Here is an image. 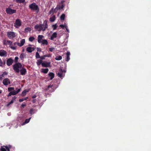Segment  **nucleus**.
<instances>
[{
  "label": "nucleus",
  "mask_w": 151,
  "mask_h": 151,
  "mask_svg": "<svg viewBox=\"0 0 151 151\" xmlns=\"http://www.w3.org/2000/svg\"><path fill=\"white\" fill-rule=\"evenodd\" d=\"M47 21L45 20L43 24H37L35 26V28L36 30L39 31H40L41 30L44 32L46 29L48 28Z\"/></svg>",
  "instance_id": "f257e3e1"
},
{
  "label": "nucleus",
  "mask_w": 151,
  "mask_h": 151,
  "mask_svg": "<svg viewBox=\"0 0 151 151\" xmlns=\"http://www.w3.org/2000/svg\"><path fill=\"white\" fill-rule=\"evenodd\" d=\"M22 64L19 63H16L13 65V69L16 73H19L20 72L19 68H22Z\"/></svg>",
  "instance_id": "f03ea898"
},
{
  "label": "nucleus",
  "mask_w": 151,
  "mask_h": 151,
  "mask_svg": "<svg viewBox=\"0 0 151 151\" xmlns=\"http://www.w3.org/2000/svg\"><path fill=\"white\" fill-rule=\"evenodd\" d=\"M29 7L31 10L37 11L38 12L39 11V8L38 6L35 3H33L29 5Z\"/></svg>",
  "instance_id": "7ed1b4c3"
},
{
  "label": "nucleus",
  "mask_w": 151,
  "mask_h": 151,
  "mask_svg": "<svg viewBox=\"0 0 151 151\" xmlns=\"http://www.w3.org/2000/svg\"><path fill=\"white\" fill-rule=\"evenodd\" d=\"M7 35L8 38L10 39H12L16 36L15 33L13 32H7Z\"/></svg>",
  "instance_id": "20e7f679"
},
{
  "label": "nucleus",
  "mask_w": 151,
  "mask_h": 151,
  "mask_svg": "<svg viewBox=\"0 0 151 151\" xmlns=\"http://www.w3.org/2000/svg\"><path fill=\"white\" fill-rule=\"evenodd\" d=\"M22 25L21 21L19 19H17L14 24V26L16 28H18Z\"/></svg>",
  "instance_id": "39448f33"
},
{
  "label": "nucleus",
  "mask_w": 151,
  "mask_h": 151,
  "mask_svg": "<svg viewBox=\"0 0 151 151\" xmlns=\"http://www.w3.org/2000/svg\"><path fill=\"white\" fill-rule=\"evenodd\" d=\"M6 12L8 14H12L15 13L16 12V10L15 9H12L9 7L6 8Z\"/></svg>",
  "instance_id": "423d86ee"
},
{
  "label": "nucleus",
  "mask_w": 151,
  "mask_h": 151,
  "mask_svg": "<svg viewBox=\"0 0 151 151\" xmlns=\"http://www.w3.org/2000/svg\"><path fill=\"white\" fill-rule=\"evenodd\" d=\"M11 147V146L10 145L8 146L4 145L1 147L0 150L1 151H10V149Z\"/></svg>",
  "instance_id": "0eeeda50"
},
{
  "label": "nucleus",
  "mask_w": 151,
  "mask_h": 151,
  "mask_svg": "<svg viewBox=\"0 0 151 151\" xmlns=\"http://www.w3.org/2000/svg\"><path fill=\"white\" fill-rule=\"evenodd\" d=\"M2 83L5 86H7L11 83V81L9 79L5 78L3 80Z\"/></svg>",
  "instance_id": "6e6552de"
},
{
  "label": "nucleus",
  "mask_w": 151,
  "mask_h": 151,
  "mask_svg": "<svg viewBox=\"0 0 151 151\" xmlns=\"http://www.w3.org/2000/svg\"><path fill=\"white\" fill-rule=\"evenodd\" d=\"M7 45L8 44L9 45V47L11 48L13 50H15L16 49V47L15 46H12V42L9 40H7L6 41Z\"/></svg>",
  "instance_id": "1a4fd4ad"
},
{
  "label": "nucleus",
  "mask_w": 151,
  "mask_h": 151,
  "mask_svg": "<svg viewBox=\"0 0 151 151\" xmlns=\"http://www.w3.org/2000/svg\"><path fill=\"white\" fill-rule=\"evenodd\" d=\"M14 62V60L11 58H8L6 61V64L8 66H10Z\"/></svg>",
  "instance_id": "9d476101"
},
{
  "label": "nucleus",
  "mask_w": 151,
  "mask_h": 151,
  "mask_svg": "<svg viewBox=\"0 0 151 151\" xmlns=\"http://www.w3.org/2000/svg\"><path fill=\"white\" fill-rule=\"evenodd\" d=\"M45 90L46 91L50 90V91H53L54 90L53 85H48L47 88H45Z\"/></svg>",
  "instance_id": "9b49d317"
},
{
  "label": "nucleus",
  "mask_w": 151,
  "mask_h": 151,
  "mask_svg": "<svg viewBox=\"0 0 151 151\" xmlns=\"http://www.w3.org/2000/svg\"><path fill=\"white\" fill-rule=\"evenodd\" d=\"M7 55L6 52L3 50H0V56L2 57L6 56Z\"/></svg>",
  "instance_id": "f8f14e48"
},
{
  "label": "nucleus",
  "mask_w": 151,
  "mask_h": 151,
  "mask_svg": "<svg viewBox=\"0 0 151 151\" xmlns=\"http://www.w3.org/2000/svg\"><path fill=\"white\" fill-rule=\"evenodd\" d=\"M50 62H43L42 63V66L44 67H49L50 66Z\"/></svg>",
  "instance_id": "ddd939ff"
},
{
  "label": "nucleus",
  "mask_w": 151,
  "mask_h": 151,
  "mask_svg": "<svg viewBox=\"0 0 151 151\" xmlns=\"http://www.w3.org/2000/svg\"><path fill=\"white\" fill-rule=\"evenodd\" d=\"M22 69L20 70V72L21 74L22 75H25L26 72V70L25 68H22Z\"/></svg>",
  "instance_id": "4468645a"
},
{
  "label": "nucleus",
  "mask_w": 151,
  "mask_h": 151,
  "mask_svg": "<svg viewBox=\"0 0 151 151\" xmlns=\"http://www.w3.org/2000/svg\"><path fill=\"white\" fill-rule=\"evenodd\" d=\"M63 71L61 68H60L59 70V72L58 73V76L61 78L63 77Z\"/></svg>",
  "instance_id": "2eb2a0df"
},
{
  "label": "nucleus",
  "mask_w": 151,
  "mask_h": 151,
  "mask_svg": "<svg viewBox=\"0 0 151 151\" xmlns=\"http://www.w3.org/2000/svg\"><path fill=\"white\" fill-rule=\"evenodd\" d=\"M44 38V36L42 35H39L37 37V41L39 43H41L42 38Z\"/></svg>",
  "instance_id": "dca6fc26"
},
{
  "label": "nucleus",
  "mask_w": 151,
  "mask_h": 151,
  "mask_svg": "<svg viewBox=\"0 0 151 151\" xmlns=\"http://www.w3.org/2000/svg\"><path fill=\"white\" fill-rule=\"evenodd\" d=\"M25 42V40L24 39H22L20 40V43L19 42L18 43V45L19 47H22L24 45Z\"/></svg>",
  "instance_id": "f3484780"
},
{
  "label": "nucleus",
  "mask_w": 151,
  "mask_h": 151,
  "mask_svg": "<svg viewBox=\"0 0 151 151\" xmlns=\"http://www.w3.org/2000/svg\"><path fill=\"white\" fill-rule=\"evenodd\" d=\"M57 34L56 32H54L53 33V34L52 35L51 37L50 38V39L51 40H54V38L57 37Z\"/></svg>",
  "instance_id": "a211bd4d"
},
{
  "label": "nucleus",
  "mask_w": 151,
  "mask_h": 151,
  "mask_svg": "<svg viewBox=\"0 0 151 151\" xmlns=\"http://www.w3.org/2000/svg\"><path fill=\"white\" fill-rule=\"evenodd\" d=\"M48 76L50 77V80H52L54 77L55 74H54L52 72H49L48 74Z\"/></svg>",
  "instance_id": "6ab92c4d"
},
{
  "label": "nucleus",
  "mask_w": 151,
  "mask_h": 151,
  "mask_svg": "<svg viewBox=\"0 0 151 151\" xmlns=\"http://www.w3.org/2000/svg\"><path fill=\"white\" fill-rule=\"evenodd\" d=\"M35 48L31 47H28L26 48V51L29 52H31L32 51H34Z\"/></svg>",
  "instance_id": "aec40b11"
},
{
  "label": "nucleus",
  "mask_w": 151,
  "mask_h": 151,
  "mask_svg": "<svg viewBox=\"0 0 151 151\" xmlns=\"http://www.w3.org/2000/svg\"><path fill=\"white\" fill-rule=\"evenodd\" d=\"M70 53L69 51H67L66 53V61L68 62L70 59Z\"/></svg>",
  "instance_id": "412c9836"
},
{
  "label": "nucleus",
  "mask_w": 151,
  "mask_h": 151,
  "mask_svg": "<svg viewBox=\"0 0 151 151\" xmlns=\"http://www.w3.org/2000/svg\"><path fill=\"white\" fill-rule=\"evenodd\" d=\"M21 90V88L19 89H17V91H16L14 90L12 91H11L13 95H14L17 94Z\"/></svg>",
  "instance_id": "4be33fe9"
},
{
  "label": "nucleus",
  "mask_w": 151,
  "mask_h": 151,
  "mask_svg": "<svg viewBox=\"0 0 151 151\" xmlns=\"http://www.w3.org/2000/svg\"><path fill=\"white\" fill-rule=\"evenodd\" d=\"M29 91V89L24 90L22 92L21 95L22 96H24L26 95V93L28 92Z\"/></svg>",
  "instance_id": "5701e85b"
},
{
  "label": "nucleus",
  "mask_w": 151,
  "mask_h": 151,
  "mask_svg": "<svg viewBox=\"0 0 151 151\" xmlns=\"http://www.w3.org/2000/svg\"><path fill=\"white\" fill-rule=\"evenodd\" d=\"M8 73L6 72H4L3 74L0 75V81L2 80V77H4L5 76H6L8 75Z\"/></svg>",
  "instance_id": "b1692460"
},
{
  "label": "nucleus",
  "mask_w": 151,
  "mask_h": 151,
  "mask_svg": "<svg viewBox=\"0 0 151 151\" xmlns=\"http://www.w3.org/2000/svg\"><path fill=\"white\" fill-rule=\"evenodd\" d=\"M49 71V69L48 68H42V72L44 73H47Z\"/></svg>",
  "instance_id": "393cba45"
},
{
  "label": "nucleus",
  "mask_w": 151,
  "mask_h": 151,
  "mask_svg": "<svg viewBox=\"0 0 151 151\" xmlns=\"http://www.w3.org/2000/svg\"><path fill=\"white\" fill-rule=\"evenodd\" d=\"M55 19V15H53L52 17L50 18V21L52 22H53Z\"/></svg>",
  "instance_id": "a878e982"
},
{
  "label": "nucleus",
  "mask_w": 151,
  "mask_h": 151,
  "mask_svg": "<svg viewBox=\"0 0 151 151\" xmlns=\"http://www.w3.org/2000/svg\"><path fill=\"white\" fill-rule=\"evenodd\" d=\"M41 43L43 45H48V42L47 40H42Z\"/></svg>",
  "instance_id": "bb28decb"
},
{
  "label": "nucleus",
  "mask_w": 151,
  "mask_h": 151,
  "mask_svg": "<svg viewBox=\"0 0 151 151\" xmlns=\"http://www.w3.org/2000/svg\"><path fill=\"white\" fill-rule=\"evenodd\" d=\"M42 60H41V59L38 60H37V63H36L37 65L38 66H39L41 64L42 65Z\"/></svg>",
  "instance_id": "cd10ccee"
},
{
  "label": "nucleus",
  "mask_w": 151,
  "mask_h": 151,
  "mask_svg": "<svg viewBox=\"0 0 151 151\" xmlns=\"http://www.w3.org/2000/svg\"><path fill=\"white\" fill-rule=\"evenodd\" d=\"M62 59V57L60 55L57 56L56 57L55 59L57 60H60Z\"/></svg>",
  "instance_id": "c85d7f7f"
},
{
  "label": "nucleus",
  "mask_w": 151,
  "mask_h": 151,
  "mask_svg": "<svg viewBox=\"0 0 151 151\" xmlns=\"http://www.w3.org/2000/svg\"><path fill=\"white\" fill-rule=\"evenodd\" d=\"M28 99V97H27L25 98H23L22 99H19V101L21 102L23 101H24Z\"/></svg>",
  "instance_id": "c756f323"
},
{
  "label": "nucleus",
  "mask_w": 151,
  "mask_h": 151,
  "mask_svg": "<svg viewBox=\"0 0 151 151\" xmlns=\"http://www.w3.org/2000/svg\"><path fill=\"white\" fill-rule=\"evenodd\" d=\"M65 15L63 14L60 16V18L61 20H64L65 18Z\"/></svg>",
  "instance_id": "7c9ffc66"
},
{
  "label": "nucleus",
  "mask_w": 151,
  "mask_h": 151,
  "mask_svg": "<svg viewBox=\"0 0 151 151\" xmlns=\"http://www.w3.org/2000/svg\"><path fill=\"white\" fill-rule=\"evenodd\" d=\"M14 87H9L8 88V90L9 92H11L12 91H13L14 90Z\"/></svg>",
  "instance_id": "2f4dec72"
},
{
  "label": "nucleus",
  "mask_w": 151,
  "mask_h": 151,
  "mask_svg": "<svg viewBox=\"0 0 151 151\" xmlns=\"http://www.w3.org/2000/svg\"><path fill=\"white\" fill-rule=\"evenodd\" d=\"M25 0H16V2L17 3H21L24 2Z\"/></svg>",
  "instance_id": "473e14b6"
},
{
  "label": "nucleus",
  "mask_w": 151,
  "mask_h": 151,
  "mask_svg": "<svg viewBox=\"0 0 151 151\" xmlns=\"http://www.w3.org/2000/svg\"><path fill=\"white\" fill-rule=\"evenodd\" d=\"M31 119V117L29 118L28 119H26L25 120L24 122V124H27V123H28V122H29Z\"/></svg>",
  "instance_id": "72a5a7b5"
},
{
  "label": "nucleus",
  "mask_w": 151,
  "mask_h": 151,
  "mask_svg": "<svg viewBox=\"0 0 151 151\" xmlns=\"http://www.w3.org/2000/svg\"><path fill=\"white\" fill-rule=\"evenodd\" d=\"M31 29L29 27H27L25 28L24 29V31L27 32H28L29 31H31Z\"/></svg>",
  "instance_id": "f704fd0d"
},
{
  "label": "nucleus",
  "mask_w": 151,
  "mask_h": 151,
  "mask_svg": "<svg viewBox=\"0 0 151 151\" xmlns=\"http://www.w3.org/2000/svg\"><path fill=\"white\" fill-rule=\"evenodd\" d=\"M35 39V38L34 37L31 36L29 37V41L32 42Z\"/></svg>",
  "instance_id": "c9c22d12"
},
{
  "label": "nucleus",
  "mask_w": 151,
  "mask_h": 151,
  "mask_svg": "<svg viewBox=\"0 0 151 151\" xmlns=\"http://www.w3.org/2000/svg\"><path fill=\"white\" fill-rule=\"evenodd\" d=\"M24 55L23 54H21L20 55V58L21 60H23L24 58Z\"/></svg>",
  "instance_id": "e433bc0d"
},
{
  "label": "nucleus",
  "mask_w": 151,
  "mask_h": 151,
  "mask_svg": "<svg viewBox=\"0 0 151 151\" xmlns=\"http://www.w3.org/2000/svg\"><path fill=\"white\" fill-rule=\"evenodd\" d=\"M35 56L37 58H40V55L37 52L36 53Z\"/></svg>",
  "instance_id": "4c0bfd02"
},
{
  "label": "nucleus",
  "mask_w": 151,
  "mask_h": 151,
  "mask_svg": "<svg viewBox=\"0 0 151 151\" xmlns=\"http://www.w3.org/2000/svg\"><path fill=\"white\" fill-rule=\"evenodd\" d=\"M52 27L53 28V30H55L57 28V24H55L53 25Z\"/></svg>",
  "instance_id": "58836bf2"
},
{
  "label": "nucleus",
  "mask_w": 151,
  "mask_h": 151,
  "mask_svg": "<svg viewBox=\"0 0 151 151\" xmlns=\"http://www.w3.org/2000/svg\"><path fill=\"white\" fill-rule=\"evenodd\" d=\"M49 50L50 52H52L54 51L55 50V48L53 47H51L50 48H49Z\"/></svg>",
  "instance_id": "ea45409f"
},
{
  "label": "nucleus",
  "mask_w": 151,
  "mask_h": 151,
  "mask_svg": "<svg viewBox=\"0 0 151 151\" xmlns=\"http://www.w3.org/2000/svg\"><path fill=\"white\" fill-rule=\"evenodd\" d=\"M18 59H19L18 57L17 56H16L15 57V59H14V62H15V63H18L17 62H18Z\"/></svg>",
  "instance_id": "a19ab883"
},
{
  "label": "nucleus",
  "mask_w": 151,
  "mask_h": 151,
  "mask_svg": "<svg viewBox=\"0 0 151 151\" xmlns=\"http://www.w3.org/2000/svg\"><path fill=\"white\" fill-rule=\"evenodd\" d=\"M3 63V62L1 59L0 58V66H2Z\"/></svg>",
  "instance_id": "79ce46f5"
},
{
  "label": "nucleus",
  "mask_w": 151,
  "mask_h": 151,
  "mask_svg": "<svg viewBox=\"0 0 151 151\" xmlns=\"http://www.w3.org/2000/svg\"><path fill=\"white\" fill-rule=\"evenodd\" d=\"M66 26H65V25H63V24H61L60 25V27H61V28H64V27L65 28V27Z\"/></svg>",
  "instance_id": "37998d69"
},
{
  "label": "nucleus",
  "mask_w": 151,
  "mask_h": 151,
  "mask_svg": "<svg viewBox=\"0 0 151 151\" xmlns=\"http://www.w3.org/2000/svg\"><path fill=\"white\" fill-rule=\"evenodd\" d=\"M14 102L12 100L8 104L7 106L9 105L10 104H11L13 103Z\"/></svg>",
  "instance_id": "c03bdc74"
},
{
  "label": "nucleus",
  "mask_w": 151,
  "mask_h": 151,
  "mask_svg": "<svg viewBox=\"0 0 151 151\" xmlns=\"http://www.w3.org/2000/svg\"><path fill=\"white\" fill-rule=\"evenodd\" d=\"M26 104H22L21 105V107L24 108V107L26 106Z\"/></svg>",
  "instance_id": "a18cd8bd"
},
{
  "label": "nucleus",
  "mask_w": 151,
  "mask_h": 151,
  "mask_svg": "<svg viewBox=\"0 0 151 151\" xmlns=\"http://www.w3.org/2000/svg\"><path fill=\"white\" fill-rule=\"evenodd\" d=\"M37 51L39 52H41V49L40 48H37Z\"/></svg>",
  "instance_id": "49530a36"
},
{
  "label": "nucleus",
  "mask_w": 151,
  "mask_h": 151,
  "mask_svg": "<svg viewBox=\"0 0 151 151\" xmlns=\"http://www.w3.org/2000/svg\"><path fill=\"white\" fill-rule=\"evenodd\" d=\"M33 111V110L32 109H30V113L31 114H33L32 113V112Z\"/></svg>",
  "instance_id": "de8ad7c7"
},
{
  "label": "nucleus",
  "mask_w": 151,
  "mask_h": 151,
  "mask_svg": "<svg viewBox=\"0 0 151 151\" xmlns=\"http://www.w3.org/2000/svg\"><path fill=\"white\" fill-rule=\"evenodd\" d=\"M60 9V8H58L57 7H56L53 10V13H54V12H55L56 10V9H57V10H58L59 9Z\"/></svg>",
  "instance_id": "09e8293b"
},
{
  "label": "nucleus",
  "mask_w": 151,
  "mask_h": 151,
  "mask_svg": "<svg viewBox=\"0 0 151 151\" xmlns=\"http://www.w3.org/2000/svg\"><path fill=\"white\" fill-rule=\"evenodd\" d=\"M12 95V92H10V93H9L8 95L7 96L8 97H9L11 96V95Z\"/></svg>",
  "instance_id": "8fccbe9b"
},
{
  "label": "nucleus",
  "mask_w": 151,
  "mask_h": 151,
  "mask_svg": "<svg viewBox=\"0 0 151 151\" xmlns=\"http://www.w3.org/2000/svg\"><path fill=\"white\" fill-rule=\"evenodd\" d=\"M45 55L43 56H41V57H40V58H41V60H43L45 59Z\"/></svg>",
  "instance_id": "3c124183"
},
{
  "label": "nucleus",
  "mask_w": 151,
  "mask_h": 151,
  "mask_svg": "<svg viewBox=\"0 0 151 151\" xmlns=\"http://www.w3.org/2000/svg\"><path fill=\"white\" fill-rule=\"evenodd\" d=\"M17 98V97L14 96L12 99L13 101H15L16 99Z\"/></svg>",
  "instance_id": "603ef678"
},
{
  "label": "nucleus",
  "mask_w": 151,
  "mask_h": 151,
  "mask_svg": "<svg viewBox=\"0 0 151 151\" xmlns=\"http://www.w3.org/2000/svg\"><path fill=\"white\" fill-rule=\"evenodd\" d=\"M6 40H4L3 41V44H4V45H7V43H6Z\"/></svg>",
  "instance_id": "864d4df0"
},
{
  "label": "nucleus",
  "mask_w": 151,
  "mask_h": 151,
  "mask_svg": "<svg viewBox=\"0 0 151 151\" xmlns=\"http://www.w3.org/2000/svg\"><path fill=\"white\" fill-rule=\"evenodd\" d=\"M18 42H15L13 43V45L14 46H15L16 45H18Z\"/></svg>",
  "instance_id": "5fc2aeb1"
},
{
  "label": "nucleus",
  "mask_w": 151,
  "mask_h": 151,
  "mask_svg": "<svg viewBox=\"0 0 151 151\" xmlns=\"http://www.w3.org/2000/svg\"><path fill=\"white\" fill-rule=\"evenodd\" d=\"M36 97H37V96L36 95H34L32 96V98L33 99H34V98H36Z\"/></svg>",
  "instance_id": "6e6d98bb"
},
{
  "label": "nucleus",
  "mask_w": 151,
  "mask_h": 151,
  "mask_svg": "<svg viewBox=\"0 0 151 151\" xmlns=\"http://www.w3.org/2000/svg\"><path fill=\"white\" fill-rule=\"evenodd\" d=\"M65 29H66V30L68 32H69V29H68L67 27L66 26L65 27Z\"/></svg>",
  "instance_id": "4d7b16f0"
},
{
  "label": "nucleus",
  "mask_w": 151,
  "mask_h": 151,
  "mask_svg": "<svg viewBox=\"0 0 151 151\" xmlns=\"http://www.w3.org/2000/svg\"><path fill=\"white\" fill-rule=\"evenodd\" d=\"M32 102L33 103H35L36 102V99H33L32 100Z\"/></svg>",
  "instance_id": "13d9d810"
},
{
  "label": "nucleus",
  "mask_w": 151,
  "mask_h": 151,
  "mask_svg": "<svg viewBox=\"0 0 151 151\" xmlns=\"http://www.w3.org/2000/svg\"><path fill=\"white\" fill-rule=\"evenodd\" d=\"M45 57H50V54H48L47 55H45Z\"/></svg>",
  "instance_id": "bf43d9fd"
},
{
  "label": "nucleus",
  "mask_w": 151,
  "mask_h": 151,
  "mask_svg": "<svg viewBox=\"0 0 151 151\" xmlns=\"http://www.w3.org/2000/svg\"><path fill=\"white\" fill-rule=\"evenodd\" d=\"M3 64L4 65H5L6 64V61L5 60H4L3 61Z\"/></svg>",
  "instance_id": "052dcab7"
},
{
  "label": "nucleus",
  "mask_w": 151,
  "mask_h": 151,
  "mask_svg": "<svg viewBox=\"0 0 151 151\" xmlns=\"http://www.w3.org/2000/svg\"><path fill=\"white\" fill-rule=\"evenodd\" d=\"M53 9V8H52L51 9V10L49 12V13H50V14H51L52 12V11Z\"/></svg>",
  "instance_id": "680f3d73"
},
{
  "label": "nucleus",
  "mask_w": 151,
  "mask_h": 151,
  "mask_svg": "<svg viewBox=\"0 0 151 151\" xmlns=\"http://www.w3.org/2000/svg\"><path fill=\"white\" fill-rule=\"evenodd\" d=\"M19 88H16L15 89L16 91H17V89H19Z\"/></svg>",
  "instance_id": "e2e57ef3"
},
{
  "label": "nucleus",
  "mask_w": 151,
  "mask_h": 151,
  "mask_svg": "<svg viewBox=\"0 0 151 151\" xmlns=\"http://www.w3.org/2000/svg\"><path fill=\"white\" fill-rule=\"evenodd\" d=\"M63 5H62V6H61V8H63Z\"/></svg>",
  "instance_id": "0e129e2a"
},
{
  "label": "nucleus",
  "mask_w": 151,
  "mask_h": 151,
  "mask_svg": "<svg viewBox=\"0 0 151 151\" xmlns=\"http://www.w3.org/2000/svg\"><path fill=\"white\" fill-rule=\"evenodd\" d=\"M2 93V91L1 90H0V93Z\"/></svg>",
  "instance_id": "69168bd1"
}]
</instances>
